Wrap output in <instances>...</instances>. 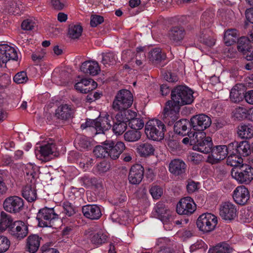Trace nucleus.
I'll return each instance as SVG.
<instances>
[{
    "instance_id": "1",
    "label": "nucleus",
    "mask_w": 253,
    "mask_h": 253,
    "mask_svg": "<svg viewBox=\"0 0 253 253\" xmlns=\"http://www.w3.org/2000/svg\"><path fill=\"white\" fill-rule=\"evenodd\" d=\"M166 131L165 124L158 119L150 120L145 126V133L149 140L156 141L162 140L164 138Z\"/></svg>"
},
{
    "instance_id": "2",
    "label": "nucleus",
    "mask_w": 253,
    "mask_h": 253,
    "mask_svg": "<svg viewBox=\"0 0 253 253\" xmlns=\"http://www.w3.org/2000/svg\"><path fill=\"white\" fill-rule=\"evenodd\" d=\"M192 134L193 139L190 141V145H193V150L205 154L211 151L213 145L212 139L210 136H207L205 132H190L188 135L191 138Z\"/></svg>"
},
{
    "instance_id": "3",
    "label": "nucleus",
    "mask_w": 253,
    "mask_h": 253,
    "mask_svg": "<svg viewBox=\"0 0 253 253\" xmlns=\"http://www.w3.org/2000/svg\"><path fill=\"white\" fill-rule=\"evenodd\" d=\"M194 92L189 87L179 85L171 91V100L174 104L179 106L191 104L194 100Z\"/></svg>"
},
{
    "instance_id": "4",
    "label": "nucleus",
    "mask_w": 253,
    "mask_h": 253,
    "mask_svg": "<svg viewBox=\"0 0 253 253\" xmlns=\"http://www.w3.org/2000/svg\"><path fill=\"white\" fill-rule=\"evenodd\" d=\"M231 175L239 184H248L253 180V168L248 165L233 168Z\"/></svg>"
},
{
    "instance_id": "5",
    "label": "nucleus",
    "mask_w": 253,
    "mask_h": 253,
    "mask_svg": "<svg viewBox=\"0 0 253 253\" xmlns=\"http://www.w3.org/2000/svg\"><path fill=\"white\" fill-rule=\"evenodd\" d=\"M112 117L109 115H105L104 117H99L95 120H89L86 121L84 124H83L81 127L84 129L87 127L94 128L97 133H104L105 130L110 129L111 127Z\"/></svg>"
},
{
    "instance_id": "6",
    "label": "nucleus",
    "mask_w": 253,
    "mask_h": 253,
    "mask_svg": "<svg viewBox=\"0 0 253 253\" xmlns=\"http://www.w3.org/2000/svg\"><path fill=\"white\" fill-rule=\"evenodd\" d=\"M217 218L211 213H205L199 216L196 224L200 231L208 233L213 231L217 224Z\"/></svg>"
},
{
    "instance_id": "7",
    "label": "nucleus",
    "mask_w": 253,
    "mask_h": 253,
    "mask_svg": "<svg viewBox=\"0 0 253 253\" xmlns=\"http://www.w3.org/2000/svg\"><path fill=\"white\" fill-rule=\"evenodd\" d=\"M58 218L54 209L44 207L39 210L37 219L40 227H52L53 221Z\"/></svg>"
},
{
    "instance_id": "8",
    "label": "nucleus",
    "mask_w": 253,
    "mask_h": 253,
    "mask_svg": "<svg viewBox=\"0 0 253 253\" xmlns=\"http://www.w3.org/2000/svg\"><path fill=\"white\" fill-rule=\"evenodd\" d=\"M3 209L10 213H17L24 208V201L20 197L12 196L6 198L3 202Z\"/></svg>"
},
{
    "instance_id": "9",
    "label": "nucleus",
    "mask_w": 253,
    "mask_h": 253,
    "mask_svg": "<svg viewBox=\"0 0 253 253\" xmlns=\"http://www.w3.org/2000/svg\"><path fill=\"white\" fill-rule=\"evenodd\" d=\"M191 126L194 130L200 132L203 131L209 127L211 124V120L210 117L201 114L195 115L190 119Z\"/></svg>"
},
{
    "instance_id": "10",
    "label": "nucleus",
    "mask_w": 253,
    "mask_h": 253,
    "mask_svg": "<svg viewBox=\"0 0 253 253\" xmlns=\"http://www.w3.org/2000/svg\"><path fill=\"white\" fill-rule=\"evenodd\" d=\"M197 206L193 199L190 197L180 200L176 206V212L180 215H191L196 210Z\"/></svg>"
},
{
    "instance_id": "11",
    "label": "nucleus",
    "mask_w": 253,
    "mask_h": 253,
    "mask_svg": "<svg viewBox=\"0 0 253 253\" xmlns=\"http://www.w3.org/2000/svg\"><path fill=\"white\" fill-rule=\"evenodd\" d=\"M180 106L172 101L167 102L164 110V120L170 125L179 118Z\"/></svg>"
},
{
    "instance_id": "12",
    "label": "nucleus",
    "mask_w": 253,
    "mask_h": 253,
    "mask_svg": "<svg viewBox=\"0 0 253 253\" xmlns=\"http://www.w3.org/2000/svg\"><path fill=\"white\" fill-rule=\"evenodd\" d=\"M17 60L18 53L17 49L7 44L0 45V66H2L10 60Z\"/></svg>"
},
{
    "instance_id": "13",
    "label": "nucleus",
    "mask_w": 253,
    "mask_h": 253,
    "mask_svg": "<svg viewBox=\"0 0 253 253\" xmlns=\"http://www.w3.org/2000/svg\"><path fill=\"white\" fill-rule=\"evenodd\" d=\"M227 150L226 145H218L214 147L211 148V153L208 156L207 161L211 164L218 163L227 157Z\"/></svg>"
},
{
    "instance_id": "14",
    "label": "nucleus",
    "mask_w": 253,
    "mask_h": 253,
    "mask_svg": "<svg viewBox=\"0 0 253 253\" xmlns=\"http://www.w3.org/2000/svg\"><path fill=\"white\" fill-rule=\"evenodd\" d=\"M219 214L223 220L230 221L236 217L237 210L236 206L232 203H224L220 207Z\"/></svg>"
},
{
    "instance_id": "15",
    "label": "nucleus",
    "mask_w": 253,
    "mask_h": 253,
    "mask_svg": "<svg viewBox=\"0 0 253 253\" xmlns=\"http://www.w3.org/2000/svg\"><path fill=\"white\" fill-rule=\"evenodd\" d=\"M56 150V145L53 143L48 142L42 145L36 146L35 150L37 158L42 161L46 160V158L52 154Z\"/></svg>"
},
{
    "instance_id": "16",
    "label": "nucleus",
    "mask_w": 253,
    "mask_h": 253,
    "mask_svg": "<svg viewBox=\"0 0 253 253\" xmlns=\"http://www.w3.org/2000/svg\"><path fill=\"white\" fill-rule=\"evenodd\" d=\"M144 176V168L139 164L132 166L129 172L128 179L130 183L133 185L139 184Z\"/></svg>"
},
{
    "instance_id": "17",
    "label": "nucleus",
    "mask_w": 253,
    "mask_h": 253,
    "mask_svg": "<svg viewBox=\"0 0 253 253\" xmlns=\"http://www.w3.org/2000/svg\"><path fill=\"white\" fill-rule=\"evenodd\" d=\"M105 144L108 146V156L114 160L119 157L126 148L125 144L121 141L118 142L115 144L112 140H106Z\"/></svg>"
},
{
    "instance_id": "18",
    "label": "nucleus",
    "mask_w": 253,
    "mask_h": 253,
    "mask_svg": "<svg viewBox=\"0 0 253 253\" xmlns=\"http://www.w3.org/2000/svg\"><path fill=\"white\" fill-rule=\"evenodd\" d=\"M250 197V195L248 189L243 185L237 187L233 193V199L239 205L246 204Z\"/></svg>"
},
{
    "instance_id": "19",
    "label": "nucleus",
    "mask_w": 253,
    "mask_h": 253,
    "mask_svg": "<svg viewBox=\"0 0 253 253\" xmlns=\"http://www.w3.org/2000/svg\"><path fill=\"white\" fill-rule=\"evenodd\" d=\"M8 232L12 236L21 239L27 235L28 227L23 221H15L12 227L9 228Z\"/></svg>"
},
{
    "instance_id": "20",
    "label": "nucleus",
    "mask_w": 253,
    "mask_h": 253,
    "mask_svg": "<svg viewBox=\"0 0 253 253\" xmlns=\"http://www.w3.org/2000/svg\"><path fill=\"white\" fill-rule=\"evenodd\" d=\"M84 215L91 220L98 219L102 215L101 208L96 205H86L82 208Z\"/></svg>"
},
{
    "instance_id": "21",
    "label": "nucleus",
    "mask_w": 253,
    "mask_h": 253,
    "mask_svg": "<svg viewBox=\"0 0 253 253\" xmlns=\"http://www.w3.org/2000/svg\"><path fill=\"white\" fill-rule=\"evenodd\" d=\"M140 54L138 52L135 55L130 50L124 51L122 54V58L127 61L134 68H142L143 66V60L140 58Z\"/></svg>"
},
{
    "instance_id": "22",
    "label": "nucleus",
    "mask_w": 253,
    "mask_h": 253,
    "mask_svg": "<svg viewBox=\"0 0 253 253\" xmlns=\"http://www.w3.org/2000/svg\"><path fill=\"white\" fill-rule=\"evenodd\" d=\"M136 150L140 157L146 158L153 155L155 149L149 142H139L136 144Z\"/></svg>"
},
{
    "instance_id": "23",
    "label": "nucleus",
    "mask_w": 253,
    "mask_h": 253,
    "mask_svg": "<svg viewBox=\"0 0 253 253\" xmlns=\"http://www.w3.org/2000/svg\"><path fill=\"white\" fill-rule=\"evenodd\" d=\"M81 71L85 74H89L91 76L98 74L100 69L98 63L95 61L89 60L82 63Z\"/></svg>"
},
{
    "instance_id": "24",
    "label": "nucleus",
    "mask_w": 253,
    "mask_h": 253,
    "mask_svg": "<svg viewBox=\"0 0 253 253\" xmlns=\"http://www.w3.org/2000/svg\"><path fill=\"white\" fill-rule=\"evenodd\" d=\"M186 169L185 163L180 159L173 160L169 164V171L175 175H179L184 173Z\"/></svg>"
},
{
    "instance_id": "25",
    "label": "nucleus",
    "mask_w": 253,
    "mask_h": 253,
    "mask_svg": "<svg viewBox=\"0 0 253 253\" xmlns=\"http://www.w3.org/2000/svg\"><path fill=\"white\" fill-rule=\"evenodd\" d=\"M126 113L130 116V117H127L126 120L129 121L128 125L132 129L139 130L143 127L144 123L143 120L134 118L136 115L135 112L128 110L125 112Z\"/></svg>"
},
{
    "instance_id": "26",
    "label": "nucleus",
    "mask_w": 253,
    "mask_h": 253,
    "mask_svg": "<svg viewBox=\"0 0 253 253\" xmlns=\"http://www.w3.org/2000/svg\"><path fill=\"white\" fill-rule=\"evenodd\" d=\"M116 121L113 126V130L116 135H121L126 130L127 126L126 121L122 117V114L118 113L116 116Z\"/></svg>"
},
{
    "instance_id": "27",
    "label": "nucleus",
    "mask_w": 253,
    "mask_h": 253,
    "mask_svg": "<svg viewBox=\"0 0 253 253\" xmlns=\"http://www.w3.org/2000/svg\"><path fill=\"white\" fill-rule=\"evenodd\" d=\"M23 6L19 0L8 1L6 3L4 10L10 14L17 15L23 10Z\"/></svg>"
},
{
    "instance_id": "28",
    "label": "nucleus",
    "mask_w": 253,
    "mask_h": 253,
    "mask_svg": "<svg viewBox=\"0 0 253 253\" xmlns=\"http://www.w3.org/2000/svg\"><path fill=\"white\" fill-rule=\"evenodd\" d=\"M237 134L242 139H251L253 137V126L250 124H242L238 127Z\"/></svg>"
},
{
    "instance_id": "29",
    "label": "nucleus",
    "mask_w": 253,
    "mask_h": 253,
    "mask_svg": "<svg viewBox=\"0 0 253 253\" xmlns=\"http://www.w3.org/2000/svg\"><path fill=\"white\" fill-rule=\"evenodd\" d=\"M14 221L11 216L4 211H1L0 215V231H9Z\"/></svg>"
},
{
    "instance_id": "30",
    "label": "nucleus",
    "mask_w": 253,
    "mask_h": 253,
    "mask_svg": "<svg viewBox=\"0 0 253 253\" xmlns=\"http://www.w3.org/2000/svg\"><path fill=\"white\" fill-rule=\"evenodd\" d=\"M239 36L238 31L235 29H228L224 32V42L226 45L231 46L234 44Z\"/></svg>"
},
{
    "instance_id": "31",
    "label": "nucleus",
    "mask_w": 253,
    "mask_h": 253,
    "mask_svg": "<svg viewBox=\"0 0 253 253\" xmlns=\"http://www.w3.org/2000/svg\"><path fill=\"white\" fill-rule=\"evenodd\" d=\"M169 39L176 43L181 41L184 37L185 32L182 28H172L168 33Z\"/></svg>"
},
{
    "instance_id": "32",
    "label": "nucleus",
    "mask_w": 253,
    "mask_h": 253,
    "mask_svg": "<svg viewBox=\"0 0 253 253\" xmlns=\"http://www.w3.org/2000/svg\"><path fill=\"white\" fill-rule=\"evenodd\" d=\"M40 239L36 235L29 236L27 239V248L30 253H35L40 247Z\"/></svg>"
},
{
    "instance_id": "33",
    "label": "nucleus",
    "mask_w": 253,
    "mask_h": 253,
    "mask_svg": "<svg viewBox=\"0 0 253 253\" xmlns=\"http://www.w3.org/2000/svg\"><path fill=\"white\" fill-rule=\"evenodd\" d=\"M73 109L69 105L64 104L60 106L56 110V115L60 119L67 120L72 117Z\"/></svg>"
},
{
    "instance_id": "34",
    "label": "nucleus",
    "mask_w": 253,
    "mask_h": 253,
    "mask_svg": "<svg viewBox=\"0 0 253 253\" xmlns=\"http://www.w3.org/2000/svg\"><path fill=\"white\" fill-rule=\"evenodd\" d=\"M108 237L107 233L103 230L94 233L91 238V241L96 246H99L106 242Z\"/></svg>"
},
{
    "instance_id": "35",
    "label": "nucleus",
    "mask_w": 253,
    "mask_h": 253,
    "mask_svg": "<svg viewBox=\"0 0 253 253\" xmlns=\"http://www.w3.org/2000/svg\"><path fill=\"white\" fill-rule=\"evenodd\" d=\"M23 197L28 202H33L37 198V192L34 185H27L24 188Z\"/></svg>"
},
{
    "instance_id": "36",
    "label": "nucleus",
    "mask_w": 253,
    "mask_h": 253,
    "mask_svg": "<svg viewBox=\"0 0 253 253\" xmlns=\"http://www.w3.org/2000/svg\"><path fill=\"white\" fill-rule=\"evenodd\" d=\"M243 86L241 84H236L231 90L230 98L233 102H240L242 98Z\"/></svg>"
},
{
    "instance_id": "37",
    "label": "nucleus",
    "mask_w": 253,
    "mask_h": 253,
    "mask_svg": "<svg viewBox=\"0 0 253 253\" xmlns=\"http://www.w3.org/2000/svg\"><path fill=\"white\" fill-rule=\"evenodd\" d=\"M121 101L126 102L130 107L132 104L133 97L131 92L126 89L121 90L116 95Z\"/></svg>"
},
{
    "instance_id": "38",
    "label": "nucleus",
    "mask_w": 253,
    "mask_h": 253,
    "mask_svg": "<svg viewBox=\"0 0 253 253\" xmlns=\"http://www.w3.org/2000/svg\"><path fill=\"white\" fill-rule=\"evenodd\" d=\"M83 28L80 24H72L69 25L68 35L73 39H78L82 35Z\"/></svg>"
},
{
    "instance_id": "39",
    "label": "nucleus",
    "mask_w": 253,
    "mask_h": 253,
    "mask_svg": "<svg viewBox=\"0 0 253 253\" xmlns=\"http://www.w3.org/2000/svg\"><path fill=\"white\" fill-rule=\"evenodd\" d=\"M251 152V145L247 141L237 142V153L243 156H248Z\"/></svg>"
},
{
    "instance_id": "40",
    "label": "nucleus",
    "mask_w": 253,
    "mask_h": 253,
    "mask_svg": "<svg viewBox=\"0 0 253 253\" xmlns=\"http://www.w3.org/2000/svg\"><path fill=\"white\" fill-rule=\"evenodd\" d=\"M124 136L125 140L128 142H135L140 139L141 134L139 130L132 129L127 131Z\"/></svg>"
},
{
    "instance_id": "41",
    "label": "nucleus",
    "mask_w": 253,
    "mask_h": 253,
    "mask_svg": "<svg viewBox=\"0 0 253 253\" xmlns=\"http://www.w3.org/2000/svg\"><path fill=\"white\" fill-rule=\"evenodd\" d=\"M149 58L153 62H159L165 59V55L160 48H155L149 52Z\"/></svg>"
},
{
    "instance_id": "42",
    "label": "nucleus",
    "mask_w": 253,
    "mask_h": 253,
    "mask_svg": "<svg viewBox=\"0 0 253 253\" xmlns=\"http://www.w3.org/2000/svg\"><path fill=\"white\" fill-rule=\"evenodd\" d=\"M232 251V249L229 245L223 243L210 249L208 253H230Z\"/></svg>"
},
{
    "instance_id": "43",
    "label": "nucleus",
    "mask_w": 253,
    "mask_h": 253,
    "mask_svg": "<svg viewBox=\"0 0 253 253\" xmlns=\"http://www.w3.org/2000/svg\"><path fill=\"white\" fill-rule=\"evenodd\" d=\"M188 122L187 120L182 119L176 122L174 129L176 133L183 135L187 129Z\"/></svg>"
},
{
    "instance_id": "44",
    "label": "nucleus",
    "mask_w": 253,
    "mask_h": 253,
    "mask_svg": "<svg viewBox=\"0 0 253 253\" xmlns=\"http://www.w3.org/2000/svg\"><path fill=\"white\" fill-rule=\"evenodd\" d=\"M108 146L105 144V141L102 145L96 146L93 150L94 155L97 158H105L108 156Z\"/></svg>"
},
{
    "instance_id": "45",
    "label": "nucleus",
    "mask_w": 253,
    "mask_h": 253,
    "mask_svg": "<svg viewBox=\"0 0 253 253\" xmlns=\"http://www.w3.org/2000/svg\"><path fill=\"white\" fill-rule=\"evenodd\" d=\"M227 164L233 167V168H239L243 165V159L235 154H231L227 159Z\"/></svg>"
},
{
    "instance_id": "46",
    "label": "nucleus",
    "mask_w": 253,
    "mask_h": 253,
    "mask_svg": "<svg viewBox=\"0 0 253 253\" xmlns=\"http://www.w3.org/2000/svg\"><path fill=\"white\" fill-rule=\"evenodd\" d=\"M117 59L116 55L113 52H109L102 54V63L106 66L115 63Z\"/></svg>"
},
{
    "instance_id": "47",
    "label": "nucleus",
    "mask_w": 253,
    "mask_h": 253,
    "mask_svg": "<svg viewBox=\"0 0 253 253\" xmlns=\"http://www.w3.org/2000/svg\"><path fill=\"white\" fill-rule=\"evenodd\" d=\"M249 110L244 107H238L236 108L233 112V116L237 119L240 120L245 117L248 118Z\"/></svg>"
},
{
    "instance_id": "48",
    "label": "nucleus",
    "mask_w": 253,
    "mask_h": 253,
    "mask_svg": "<svg viewBox=\"0 0 253 253\" xmlns=\"http://www.w3.org/2000/svg\"><path fill=\"white\" fill-rule=\"evenodd\" d=\"M113 108L116 111H124L127 109L130 106L128 105L126 102H123L121 101L116 96L115 100L113 102Z\"/></svg>"
},
{
    "instance_id": "49",
    "label": "nucleus",
    "mask_w": 253,
    "mask_h": 253,
    "mask_svg": "<svg viewBox=\"0 0 253 253\" xmlns=\"http://www.w3.org/2000/svg\"><path fill=\"white\" fill-rule=\"evenodd\" d=\"M39 171L38 168L36 165L28 164L25 169V172L27 176H30L32 178H35Z\"/></svg>"
},
{
    "instance_id": "50",
    "label": "nucleus",
    "mask_w": 253,
    "mask_h": 253,
    "mask_svg": "<svg viewBox=\"0 0 253 253\" xmlns=\"http://www.w3.org/2000/svg\"><path fill=\"white\" fill-rule=\"evenodd\" d=\"M119 215V218H117V214L116 213H113L111 215V218L114 221L118 222L121 224H126L128 218L127 213L121 211L120 212Z\"/></svg>"
},
{
    "instance_id": "51",
    "label": "nucleus",
    "mask_w": 253,
    "mask_h": 253,
    "mask_svg": "<svg viewBox=\"0 0 253 253\" xmlns=\"http://www.w3.org/2000/svg\"><path fill=\"white\" fill-rule=\"evenodd\" d=\"M50 6L55 10H61L67 6L65 0H50Z\"/></svg>"
},
{
    "instance_id": "52",
    "label": "nucleus",
    "mask_w": 253,
    "mask_h": 253,
    "mask_svg": "<svg viewBox=\"0 0 253 253\" xmlns=\"http://www.w3.org/2000/svg\"><path fill=\"white\" fill-rule=\"evenodd\" d=\"M10 242L5 236L0 235V253H3L8 250L10 247Z\"/></svg>"
},
{
    "instance_id": "53",
    "label": "nucleus",
    "mask_w": 253,
    "mask_h": 253,
    "mask_svg": "<svg viewBox=\"0 0 253 253\" xmlns=\"http://www.w3.org/2000/svg\"><path fill=\"white\" fill-rule=\"evenodd\" d=\"M249 41L245 37H241L238 41V49L239 51L244 52L248 47Z\"/></svg>"
},
{
    "instance_id": "54",
    "label": "nucleus",
    "mask_w": 253,
    "mask_h": 253,
    "mask_svg": "<svg viewBox=\"0 0 253 253\" xmlns=\"http://www.w3.org/2000/svg\"><path fill=\"white\" fill-rule=\"evenodd\" d=\"M28 77L26 72L24 71L17 73L13 78V81L16 84H20L26 83Z\"/></svg>"
},
{
    "instance_id": "55",
    "label": "nucleus",
    "mask_w": 253,
    "mask_h": 253,
    "mask_svg": "<svg viewBox=\"0 0 253 253\" xmlns=\"http://www.w3.org/2000/svg\"><path fill=\"white\" fill-rule=\"evenodd\" d=\"M65 213L68 216H71L76 213V209L73 205L68 202H65L63 205Z\"/></svg>"
},
{
    "instance_id": "56",
    "label": "nucleus",
    "mask_w": 253,
    "mask_h": 253,
    "mask_svg": "<svg viewBox=\"0 0 253 253\" xmlns=\"http://www.w3.org/2000/svg\"><path fill=\"white\" fill-rule=\"evenodd\" d=\"M188 159L194 164H198L202 161L203 157L197 153L192 152L189 154Z\"/></svg>"
},
{
    "instance_id": "57",
    "label": "nucleus",
    "mask_w": 253,
    "mask_h": 253,
    "mask_svg": "<svg viewBox=\"0 0 253 253\" xmlns=\"http://www.w3.org/2000/svg\"><path fill=\"white\" fill-rule=\"evenodd\" d=\"M150 193L154 199H158L163 194V190L161 188L154 186L150 189Z\"/></svg>"
},
{
    "instance_id": "58",
    "label": "nucleus",
    "mask_w": 253,
    "mask_h": 253,
    "mask_svg": "<svg viewBox=\"0 0 253 253\" xmlns=\"http://www.w3.org/2000/svg\"><path fill=\"white\" fill-rule=\"evenodd\" d=\"M82 83L85 88H89V91L95 89L97 86V83L92 79H84L81 80Z\"/></svg>"
},
{
    "instance_id": "59",
    "label": "nucleus",
    "mask_w": 253,
    "mask_h": 253,
    "mask_svg": "<svg viewBox=\"0 0 253 253\" xmlns=\"http://www.w3.org/2000/svg\"><path fill=\"white\" fill-rule=\"evenodd\" d=\"M35 25V23L32 19L25 20L21 24L22 28L24 30H31Z\"/></svg>"
},
{
    "instance_id": "60",
    "label": "nucleus",
    "mask_w": 253,
    "mask_h": 253,
    "mask_svg": "<svg viewBox=\"0 0 253 253\" xmlns=\"http://www.w3.org/2000/svg\"><path fill=\"white\" fill-rule=\"evenodd\" d=\"M104 21L103 17L99 15L92 16L90 18V25L95 27L102 23Z\"/></svg>"
},
{
    "instance_id": "61",
    "label": "nucleus",
    "mask_w": 253,
    "mask_h": 253,
    "mask_svg": "<svg viewBox=\"0 0 253 253\" xmlns=\"http://www.w3.org/2000/svg\"><path fill=\"white\" fill-rule=\"evenodd\" d=\"M76 141L81 148L87 149L90 146V142L84 137L78 138Z\"/></svg>"
},
{
    "instance_id": "62",
    "label": "nucleus",
    "mask_w": 253,
    "mask_h": 253,
    "mask_svg": "<svg viewBox=\"0 0 253 253\" xmlns=\"http://www.w3.org/2000/svg\"><path fill=\"white\" fill-rule=\"evenodd\" d=\"M109 165L105 161L100 162L97 166L98 170L100 172H105L109 170Z\"/></svg>"
},
{
    "instance_id": "63",
    "label": "nucleus",
    "mask_w": 253,
    "mask_h": 253,
    "mask_svg": "<svg viewBox=\"0 0 253 253\" xmlns=\"http://www.w3.org/2000/svg\"><path fill=\"white\" fill-rule=\"evenodd\" d=\"M75 88L76 90L83 93H87L89 91V88H85L81 81L77 83L75 85Z\"/></svg>"
},
{
    "instance_id": "64",
    "label": "nucleus",
    "mask_w": 253,
    "mask_h": 253,
    "mask_svg": "<svg viewBox=\"0 0 253 253\" xmlns=\"http://www.w3.org/2000/svg\"><path fill=\"white\" fill-rule=\"evenodd\" d=\"M244 97L248 104L253 105V90L247 91L244 95Z\"/></svg>"
}]
</instances>
